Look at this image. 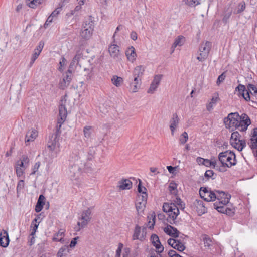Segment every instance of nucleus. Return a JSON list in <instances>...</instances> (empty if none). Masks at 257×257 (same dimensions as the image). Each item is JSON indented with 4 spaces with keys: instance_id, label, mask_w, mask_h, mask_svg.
Masks as SVG:
<instances>
[{
    "instance_id": "423d86ee",
    "label": "nucleus",
    "mask_w": 257,
    "mask_h": 257,
    "mask_svg": "<svg viewBox=\"0 0 257 257\" xmlns=\"http://www.w3.org/2000/svg\"><path fill=\"white\" fill-rule=\"evenodd\" d=\"M65 121L62 118H58L57 124L56 125V132L49 136V141L48 142L47 147L50 151H54L56 147H59V138L60 134V130L62 124Z\"/></svg>"
},
{
    "instance_id": "c9c22d12",
    "label": "nucleus",
    "mask_w": 257,
    "mask_h": 257,
    "mask_svg": "<svg viewBox=\"0 0 257 257\" xmlns=\"http://www.w3.org/2000/svg\"><path fill=\"white\" fill-rule=\"evenodd\" d=\"M240 135L237 132H234L232 133L230 138V144L233 147L234 142H238L240 139Z\"/></svg>"
},
{
    "instance_id": "13d9d810",
    "label": "nucleus",
    "mask_w": 257,
    "mask_h": 257,
    "mask_svg": "<svg viewBox=\"0 0 257 257\" xmlns=\"http://www.w3.org/2000/svg\"><path fill=\"white\" fill-rule=\"evenodd\" d=\"M151 239L152 240V242L153 245L154 244H156L160 242L159 237L155 234L151 235Z\"/></svg>"
},
{
    "instance_id": "6ab92c4d",
    "label": "nucleus",
    "mask_w": 257,
    "mask_h": 257,
    "mask_svg": "<svg viewBox=\"0 0 257 257\" xmlns=\"http://www.w3.org/2000/svg\"><path fill=\"white\" fill-rule=\"evenodd\" d=\"M38 136V132L34 128L29 130L26 133L25 136V143L27 145V143L30 142H33L36 138Z\"/></svg>"
},
{
    "instance_id": "dca6fc26",
    "label": "nucleus",
    "mask_w": 257,
    "mask_h": 257,
    "mask_svg": "<svg viewBox=\"0 0 257 257\" xmlns=\"http://www.w3.org/2000/svg\"><path fill=\"white\" fill-rule=\"evenodd\" d=\"M215 196L217 200L218 201L224 200V203H228L231 198V195L228 193H226L222 191L216 190Z\"/></svg>"
},
{
    "instance_id": "20e7f679",
    "label": "nucleus",
    "mask_w": 257,
    "mask_h": 257,
    "mask_svg": "<svg viewBox=\"0 0 257 257\" xmlns=\"http://www.w3.org/2000/svg\"><path fill=\"white\" fill-rule=\"evenodd\" d=\"M96 147L95 146L90 147L87 151L84 152L83 150H74L72 153V158L76 159H79L86 166V161L92 160L94 158V155L96 153Z\"/></svg>"
},
{
    "instance_id": "72a5a7b5",
    "label": "nucleus",
    "mask_w": 257,
    "mask_h": 257,
    "mask_svg": "<svg viewBox=\"0 0 257 257\" xmlns=\"http://www.w3.org/2000/svg\"><path fill=\"white\" fill-rule=\"evenodd\" d=\"M221 165L216 168V169L220 172H224L227 171L226 168H231L233 166H235V163H225L223 162H220Z\"/></svg>"
},
{
    "instance_id": "2eb2a0df",
    "label": "nucleus",
    "mask_w": 257,
    "mask_h": 257,
    "mask_svg": "<svg viewBox=\"0 0 257 257\" xmlns=\"http://www.w3.org/2000/svg\"><path fill=\"white\" fill-rule=\"evenodd\" d=\"M10 239L8 232L3 229L0 233V246L3 247H7L9 244Z\"/></svg>"
},
{
    "instance_id": "bb28decb",
    "label": "nucleus",
    "mask_w": 257,
    "mask_h": 257,
    "mask_svg": "<svg viewBox=\"0 0 257 257\" xmlns=\"http://www.w3.org/2000/svg\"><path fill=\"white\" fill-rule=\"evenodd\" d=\"M232 13V9H225L222 14V21L224 24H227L229 22V19Z\"/></svg>"
},
{
    "instance_id": "864d4df0",
    "label": "nucleus",
    "mask_w": 257,
    "mask_h": 257,
    "mask_svg": "<svg viewBox=\"0 0 257 257\" xmlns=\"http://www.w3.org/2000/svg\"><path fill=\"white\" fill-rule=\"evenodd\" d=\"M84 71L86 72V73L87 74L86 79L87 80L90 79L92 75H93V67H91L90 69L85 68Z\"/></svg>"
},
{
    "instance_id": "79ce46f5",
    "label": "nucleus",
    "mask_w": 257,
    "mask_h": 257,
    "mask_svg": "<svg viewBox=\"0 0 257 257\" xmlns=\"http://www.w3.org/2000/svg\"><path fill=\"white\" fill-rule=\"evenodd\" d=\"M184 39V37L182 36H179L175 40L172 48H175L177 46H182L183 44L182 40Z\"/></svg>"
},
{
    "instance_id": "aec40b11",
    "label": "nucleus",
    "mask_w": 257,
    "mask_h": 257,
    "mask_svg": "<svg viewBox=\"0 0 257 257\" xmlns=\"http://www.w3.org/2000/svg\"><path fill=\"white\" fill-rule=\"evenodd\" d=\"M179 119L177 114L176 113L173 114L170 121V128L172 135H174V132L179 123Z\"/></svg>"
},
{
    "instance_id": "9d476101",
    "label": "nucleus",
    "mask_w": 257,
    "mask_h": 257,
    "mask_svg": "<svg viewBox=\"0 0 257 257\" xmlns=\"http://www.w3.org/2000/svg\"><path fill=\"white\" fill-rule=\"evenodd\" d=\"M218 160L220 162L225 163H235V165L236 164L235 154L231 151H226L220 153L218 155Z\"/></svg>"
},
{
    "instance_id": "680f3d73",
    "label": "nucleus",
    "mask_w": 257,
    "mask_h": 257,
    "mask_svg": "<svg viewBox=\"0 0 257 257\" xmlns=\"http://www.w3.org/2000/svg\"><path fill=\"white\" fill-rule=\"evenodd\" d=\"M137 190H138V191L139 193H141L142 194H143V192H146V191L147 190L145 187H143L142 186V182L140 179H139V183L138 185Z\"/></svg>"
},
{
    "instance_id": "bf43d9fd",
    "label": "nucleus",
    "mask_w": 257,
    "mask_h": 257,
    "mask_svg": "<svg viewBox=\"0 0 257 257\" xmlns=\"http://www.w3.org/2000/svg\"><path fill=\"white\" fill-rule=\"evenodd\" d=\"M154 246L157 249V252L158 253H160L163 251L164 248V246L161 244V242H159L156 244H154Z\"/></svg>"
},
{
    "instance_id": "4d7b16f0",
    "label": "nucleus",
    "mask_w": 257,
    "mask_h": 257,
    "mask_svg": "<svg viewBox=\"0 0 257 257\" xmlns=\"http://www.w3.org/2000/svg\"><path fill=\"white\" fill-rule=\"evenodd\" d=\"M20 160L22 162H23L25 164V165H26L28 167L29 166L30 160L27 155H22Z\"/></svg>"
},
{
    "instance_id": "58836bf2",
    "label": "nucleus",
    "mask_w": 257,
    "mask_h": 257,
    "mask_svg": "<svg viewBox=\"0 0 257 257\" xmlns=\"http://www.w3.org/2000/svg\"><path fill=\"white\" fill-rule=\"evenodd\" d=\"M111 81L113 84L116 86L118 87L120 85L121 83L123 81V79L120 77H118L117 76H114L111 79Z\"/></svg>"
},
{
    "instance_id": "c85d7f7f",
    "label": "nucleus",
    "mask_w": 257,
    "mask_h": 257,
    "mask_svg": "<svg viewBox=\"0 0 257 257\" xmlns=\"http://www.w3.org/2000/svg\"><path fill=\"white\" fill-rule=\"evenodd\" d=\"M67 115V111L64 105L61 104L59 106V118L65 121Z\"/></svg>"
},
{
    "instance_id": "4c0bfd02",
    "label": "nucleus",
    "mask_w": 257,
    "mask_h": 257,
    "mask_svg": "<svg viewBox=\"0 0 257 257\" xmlns=\"http://www.w3.org/2000/svg\"><path fill=\"white\" fill-rule=\"evenodd\" d=\"M64 236V231L63 229H60L56 233L53 238V240L55 241H61Z\"/></svg>"
},
{
    "instance_id": "8fccbe9b",
    "label": "nucleus",
    "mask_w": 257,
    "mask_h": 257,
    "mask_svg": "<svg viewBox=\"0 0 257 257\" xmlns=\"http://www.w3.org/2000/svg\"><path fill=\"white\" fill-rule=\"evenodd\" d=\"M17 176L18 177L22 176L24 173L25 169L20 167L17 165L15 167Z\"/></svg>"
},
{
    "instance_id": "774afa93",
    "label": "nucleus",
    "mask_w": 257,
    "mask_h": 257,
    "mask_svg": "<svg viewBox=\"0 0 257 257\" xmlns=\"http://www.w3.org/2000/svg\"><path fill=\"white\" fill-rule=\"evenodd\" d=\"M79 238L78 236L73 238L70 242L69 247L73 248L77 244V240Z\"/></svg>"
},
{
    "instance_id": "338daca9",
    "label": "nucleus",
    "mask_w": 257,
    "mask_h": 257,
    "mask_svg": "<svg viewBox=\"0 0 257 257\" xmlns=\"http://www.w3.org/2000/svg\"><path fill=\"white\" fill-rule=\"evenodd\" d=\"M44 45V43L42 41H40L38 45L34 49L35 50L41 53Z\"/></svg>"
},
{
    "instance_id": "412c9836",
    "label": "nucleus",
    "mask_w": 257,
    "mask_h": 257,
    "mask_svg": "<svg viewBox=\"0 0 257 257\" xmlns=\"http://www.w3.org/2000/svg\"><path fill=\"white\" fill-rule=\"evenodd\" d=\"M197 212L203 214L207 212V209L204 206V203L201 200L196 199L194 202Z\"/></svg>"
},
{
    "instance_id": "f257e3e1",
    "label": "nucleus",
    "mask_w": 257,
    "mask_h": 257,
    "mask_svg": "<svg viewBox=\"0 0 257 257\" xmlns=\"http://www.w3.org/2000/svg\"><path fill=\"white\" fill-rule=\"evenodd\" d=\"M227 121H229L230 126H234L241 132L245 131L251 124V120L246 113L239 115L238 113H230L228 114Z\"/></svg>"
},
{
    "instance_id": "f704fd0d",
    "label": "nucleus",
    "mask_w": 257,
    "mask_h": 257,
    "mask_svg": "<svg viewBox=\"0 0 257 257\" xmlns=\"http://www.w3.org/2000/svg\"><path fill=\"white\" fill-rule=\"evenodd\" d=\"M246 146V142L244 140H238V142L234 143L233 147L239 151H241Z\"/></svg>"
},
{
    "instance_id": "ea45409f",
    "label": "nucleus",
    "mask_w": 257,
    "mask_h": 257,
    "mask_svg": "<svg viewBox=\"0 0 257 257\" xmlns=\"http://www.w3.org/2000/svg\"><path fill=\"white\" fill-rule=\"evenodd\" d=\"M45 0H32L29 3L28 6L31 8L35 9L38 5L43 4Z\"/></svg>"
},
{
    "instance_id": "c756f323",
    "label": "nucleus",
    "mask_w": 257,
    "mask_h": 257,
    "mask_svg": "<svg viewBox=\"0 0 257 257\" xmlns=\"http://www.w3.org/2000/svg\"><path fill=\"white\" fill-rule=\"evenodd\" d=\"M94 23L92 20V17L89 16L88 19L85 20L84 22L82 27V29H90L92 30H94Z\"/></svg>"
},
{
    "instance_id": "052dcab7",
    "label": "nucleus",
    "mask_w": 257,
    "mask_h": 257,
    "mask_svg": "<svg viewBox=\"0 0 257 257\" xmlns=\"http://www.w3.org/2000/svg\"><path fill=\"white\" fill-rule=\"evenodd\" d=\"M61 10V7L56 8L50 15L54 19H56Z\"/></svg>"
},
{
    "instance_id": "69168bd1",
    "label": "nucleus",
    "mask_w": 257,
    "mask_h": 257,
    "mask_svg": "<svg viewBox=\"0 0 257 257\" xmlns=\"http://www.w3.org/2000/svg\"><path fill=\"white\" fill-rule=\"evenodd\" d=\"M228 203H224V200H220V201H217L215 203H214L213 204V205H214V207L215 209H216L217 208V206H225V205H226Z\"/></svg>"
},
{
    "instance_id": "2f4dec72",
    "label": "nucleus",
    "mask_w": 257,
    "mask_h": 257,
    "mask_svg": "<svg viewBox=\"0 0 257 257\" xmlns=\"http://www.w3.org/2000/svg\"><path fill=\"white\" fill-rule=\"evenodd\" d=\"M69 253H70L69 246L64 245L59 249L57 255V257H64L66 256Z\"/></svg>"
},
{
    "instance_id": "ddd939ff",
    "label": "nucleus",
    "mask_w": 257,
    "mask_h": 257,
    "mask_svg": "<svg viewBox=\"0 0 257 257\" xmlns=\"http://www.w3.org/2000/svg\"><path fill=\"white\" fill-rule=\"evenodd\" d=\"M168 244L172 247L173 248L182 252L185 249L184 244L180 240L169 238L167 241Z\"/></svg>"
},
{
    "instance_id": "7ed1b4c3",
    "label": "nucleus",
    "mask_w": 257,
    "mask_h": 257,
    "mask_svg": "<svg viewBox=\"0 0 257 257\" xmlns=\"http://www.w3.org/2000/svg\"><path fill=\"white\" fill-rule=\"evenodd\" d=\"M163 211L167 213V221L170 224L177 225V217L179 214V210L176 204L174 203H164L163 205Z\"/></svg>"
},
{
    "instance_id": "a878e982",
    "label": "nucleus",
    "mask_w": 257,
    "mask_h": 257,
    "mask_svg": "<svg viewBox=\"0 0 257 257\" xmlns=\"http://www.w3.org/2000/svg\"><path fill=\"white\" fill-rule=\"evenodd\" d=\"M93 30L91 28L89 29H81L80 32V36L84 40H89L92 35Z\"/></svg>"
},
{
    "instance_id": "f3484780",
    "label": "nucleus",
    "mask_w": 257,
    "mask_h": 257,
    "mask_svg": "<svg viewBox=\"0 0 257 257\" xmlns=\"http://www.w3.org/2000/svg\"><path fill=\"white\" fill-rule=\"evenodd\" d=\"M162 77V75H155L153 81L151 84L150 88L148 90V93H153L154 92V91L156 90V89H157V88L158 87V85L160 84Z\"/></svg>"
},
{
    "instance_id": "a18cd8bd",
    "label": "nucleus",
    "mask_w": 257,
    "mask_h": 257,
    "mask_svg": "<svg viewBox=\"0 0 257 257\" xmlns=\"http://www.w3.org/2000/svg\"><path fill=\"white\" fill-rule=\"evenodd\" d=\"M147 194L146 192H143L142 195H138L137 201L144 202L145 204L147 203Z\"/></svg>"
},
{
    "instance_id": "de8ad7c7",
    "label": "nucleus",
    "mask_w": 257,
    "mask_h": 257,
    "mask_svg": "<svg viewBox=\"0 0 257 257\" xmlns=\"http://www.w3.org/2000/svg\"><path fill=\"white\" fill-rule=\"evenodd\" d=\"M168 189L171 194H176L177 192V184L176 183H171L169 186Z\"/></svg>"
},
{
    "instance_id": "5fc2aeb1",
    "label": "nucleus",
    "mask_w": 257,
    "mask_h": 257,
    "mask_svg": "<svg viewBox=\"0 0 257 257\" xmlns=\"http://www.w3.org/2000/svg\"><path fill=\"white\" fill-rule=\"evenodd\" d=\"M24 185H25L24 181L23 180H20L18 182L17 186V192H18L20 191L21 190H22V189H23V188L24 187Z\"/></svg>"
},
{
    "instance_id": "a211bd4d",
    "label": "nucleus",
    "mask_w": 257,
    "mask_h": 257,
    "mask_svg": "<svg viewBox=\"0 0 257 257\" xmlns=\"http://www.w3.org/2000/svg\"><path fill=\"white\" fill-rule=\"evenodd\" d=\"M117 187L121 190L130 189L132 187V182L129 179L122 178L118 181Z\"/></svg>"
},
{
    "instance_id": "1a4fd4ad",
    "label": "nucleus",
    "mask_w": 257,
    "mask_h": 257,
    "mask_svg": "<svg viewBox=\"0 0 257 257\" xmlns=\"http://www.w3.org/2000/svg\"><path fill=\"white\" fill-rule=\"evenodd\" d=\"M211 46V43L209 41L201 43L199 49V56L197 57V59L200 62L205 61L208 56Z\"/></svg>"
},
{
    "instance_id": "e2e57ef3",
    "label": "nucleus",
    "mask_w": 257,
    "mask_h": 257,
    "mask_svg": "<svg viewBox=\"0 0 257 257\" xmlns=\"http://www.w3.org/2000/svg\"><path fill=\"white\" fill-rule=\"evenodd\" d=\"M235 213V209L234 208H231L229 207H227L226 212H225V214L228 215L229 216H232Z\"/></svg>"
},
{
    "instance_id": "39448f33",
    "label": "nucleus",
    "mask_w": 257,
    "mask_h": 257,
    "mask_svg": "<svg viewBox=\"0 0 257 257\" xmlns=\"http://www.w3.org/2000/svg\"><path fill=\"white\" fill-rule=\"evenodd\" d=\"M144 71L145 68L142 65L136 66L133 70V76L129 78L130 86L133 87L132 88L133 92H137L140 87L141 83V77Z\"/></svg>"
},
{
    "instance_id": "9b49d317",
    "label": "nucleus",
    "mask_w": 257,
    "mask_h": 257,
    "mask_svg": "<svg viewBox=\"0 0 257 257\" xmlns=\"http://www.w3.org/2000/svg\"><path fill=\"white\" fill-rule=\"evenodd\" d=\"M146 227H140L137 224L134 230L132 239L133 240H139L141 241H143L146 236Z\"/></svg>"
},
{
    "instance_id": "0eeeda50",
    "label": "nucleus",
    "mask_w": 257,
    "mask_h": 257,
    "mask_svg": "<svg viewBox=\"0 0 257 257\" xmlns=\"http://www.w3.org/2000/svg\"><path fill=\"white\" fill-rule=\"evenodd\" d=\"M247 88L244 85L239 84L236 88L235 90H238L239 95H241L246 101H249L250 100V93L256 95L257 94V88L254 85L249 84L247 86Z\"/></svg>"
},
{
    "instance_id": "7c9ffc66",
    "label": "nucleus",
    "mask_w": 257,
    "mask_h": 257,
    "mask_svg": "<svg viewBox=\"0 0 257 257\" xmlns=\"http://www.w3.org/2000/svg\"><path fill=\"white\" fill-rule=\"evenodd\" d=\"M248 145L252 150L254 155L256 157V153L257 151V137L251 138L248 142Z\"/></svg>"
},
{
    "instance_id": "4468645a",
    "label": "nucleus",
    "mask_w": 257,
    "mask_h": 257,
    "mask_svg": "<svg viewBox=\"0 0 257 257\" xmlns=\"http://www.w3.org/2000/svg\"><path fill=\"white\" fill-rule=\"evenodd\" d=\"M164 231L168 235L174 238L178 237L179 231L178 229L171 226L170 224H167L166 227L164 228Z\"/></svg>"
},
{
    "instance_id": "6e6552de",
    "label": "nucleus",
    "mask_w": 257,
    "mask_h": 257,
    "mask_svg": "<svg viewBox=\"0 0 257 257\" xmlns=\"http://www.w3.org/2000/svg\"><path fill=\"white\" fill-rule=\"evenodd\" d=\"M91 219V211L89 208L84 211L81 214L79 220L81 221L77 222L78 227L75 228V230L79 231L81 228H83L87 226L89 221Z\"/></svg>"
},
{
    "instance_id": "0e129e2a",
    "label": "nucleus",
    "mask_w": 257,
    "mask_h": 257,
    "mask_svg": "<svg viewBox=\"0 0 257 257\" xmlns=\"http://www.w3.org/2000/svg\"><path fill=\"white\" fill-rule=\"evenodd\" d=\"M226 209L227 207L226 205L223 206H217V208L215 209L216 210H217L219 212L225 214V212H226Z\"/></svg>"
},
{
    "instance_id": "603ef678",
    "label": "nucleus",
    "mask_w": 257,
    "mask_h": 257,
    "mask_svg": "<svg viewBox=\"0 0 257 257\" xmlns=\"http://www.w3.org/2000/svg\"><path fill=\"white\" fill-rule=\"evenodd\" d=\"M238 10L237 11V13L239 14L242 12L245 9L246 5L244 1L241 2L238 4Z\"/></svg>"
},
{
    "instance_id": "473e14b6",
    "label": "nucleus",
    "mask_w": 257,
    "mask_h": 257,
    "mask_svg": "<svg viewBox=\"0 0 257 257\" xmlns=\"http://www.w3.org/2000/svg\"><path fill=\"white\" fill-rule=\"evenodd\" d=\"M119 47L116 44L111 45L109 48V52L111 57H115L119 54Z\"/></svg>"
},
{
    "instance_id": "e433bc0d",
    "label": "nucleus",
    "mask_w": 257,
    "mask_h": 257,
    "mask_svg": "<svg viewBox=\"0 0 257 257\" xmlns=\"http://www.w3.org/2000/svg\"><path fill=\"white\" fill-rule=\"evenodd\" d=\"M82 57V56L81 53H80L79 52H77L70 64V68L72 67L73 66L75 65V64L78 65Z\"/></svg>"
},
{
    "instance_id": "f8f14e48",
    "label": "nucleus",
    "mask_w": 257,
    "mask_h": 257,
    "mask_svg": "<svg viewBox=\"0 0 257 257\" xmlns=\"http://www.w3.org/2000/svg\"><path fill=\"white\" fill-rule=\"evenodd\" d=\"M63 76L62 79H61L59 82L58 87L61 90H65L70 85L72 80V71L69 69Z\"/></svg>"
},
{
    "instance_id": "cd10ccee",
    "label": "nucleus",
    "mask_w": 257,
    "mask_h": 257,
    "mask_svg": "<svg viewBox=\"0 0 257 257\" xmlns=\"http://www.w3.org/2000/svg\"><path fill=\"white\" fill-rule=\"evenodd\" d=\"M219 100L220 99L218 96V94H215L214 96H213L212 99H211L210 102L207 104V110L209 111H211L213 108V105H215L217 103V101Z\"/></svg>"
},
{
    "instance_id": "393cba45",
    "label": "nucleus",
    "mask_w": 257,
    "mask_h": 257,
    "mask_svg": "<svg viewBox=\"0 0 257 257\" xmlns=\"http://www.w3.org/2000/svg\"><path fill=\"white\" fill-rule=\"evenodd\" d=\"M201 239L204 242V247L207 249H210L213 246V242L211 237L206 234H202L201 236Z\"/></svg>"
},
{
    "instance_id": "a19ab883",
    "label": "nucleus",
    "mask_w": 257,
    "mask_h": 257,
    "mask_svg": "<svg viewBox=\"0 0 257 257\" xmlns=\"http://www.w3.org/2000/svg\"><path fill=\"white\" fill-rule=\"evenodd\" d=\"M92 127L90 126H86L83 128V133L85 137L89 138L92 133Z\"/></svg>"
},
{
    "instance_id": "6e6d98bb",
    "label": "nucleus",
    "mask_w": 257,
    "mask_h": 257,
    "mask_svg": "<svg viewBox=\"0 0 257 257\" xmlns=\"http://www.w3.org/2000/svg\"><path fill=\"white\" fill-rule=\"evenodd\" d=\"M40 162H36L34 164L33 167H32V173H31L30 175H34L36 173V172L38 170V169L40 167Z\"/></svg>"
},
{
    "instance_id": "09e8293b",
    "label": "nucleus",
    "mask_w": 257,
    "mask_h": 257,
    "mask_svg": "<svg viewBox=\"0 0 257 257\" xmlns=\"http://www.w3.org/2000/svg\"><path fill=\"white\" fill-rule=\"evenodd\" d=\"M188 139V136L187 133L184 132L181 136L179 141L181 144H184L187 141Z\"/></svg>"
},
{
    "instance_id": "4be33fe9",
    "label": "nucleus",
    "mask_w": 257,
    "mask_h": 257,
    "mask_svg": "<svg viewBox=\"0 0 257 257\" xmlns=\"http://www.w3.org/2000/svg\"><path fill=\"white\" fill-rule=\"evenodd\" d=\"M201 197L207 202L214 201L216 199L215 192L212 190L206 192L204 195L203 193H201Z\"/></svg>"
},
{
    "instance_id": "b1692460",
    "label": "nucleus",
    "mask_w": 257,
    "mask_h": 257,
    "mask_svg": "<svg viewBox=\"0 0 257 257\" xmlns=\"http://www.w3.org/2000/svg\"><path fill=\"white\" fill-rule=\"evenodd\" d=\"M45 196L41 194L38 198L37 202L35 206V210L36 212H40L43 209V206L45 204Z\"/></svg>"
},
{
    "instance_id": "49530a36",
    "label": "nucleus",
    "mask_w": 257,
    "mask_h": 257,
    "mask_svg": "<svg viewBox=\"0 0 257 257\" xmlns=\"http://www.w3.org/2000/svg\"><path fill=\"white\" fill-rule=\"evenodd\" d=\"M146 204L144 203V202H140L137 201L136 203V208L137 211L141 212L143 211V208L145 207Z\"/></svg>"
},
{
    "instance_id": "5701e85b",
    "label": "nucleus",
    "mask_w": 257,
    "mask_h": 257,
    "mask_svg": "<svg viewBox=\"0 0 257 257\" xmlns=\"http://www.w3.org/2000/svg\"><path fill=\"white\" fill-rule=\"evenodd\" d=\"M126 56L130 61L134 62L136 59L137 55L134 47H128L125 51Z\"/></svg>"
},
{
    "instance_id": "f03ea898",
    "label": "nucleus",
    "mask_w": 257,
    "mask_h": 257,
    "mask_svg": "<svg viewBox=\"0 0 257 257\" xmlns=\"http://www.w3.org/2000/svg\"><path fill=\"white\" fill-rule=\"evenodd\" d=\"M71 164L69 167V177L72 181L77 180L79 179L81 175L82 171H88L90 166L84 165L83 162L79 159H76L72 158V154L71 157Z\"/></svg>"
},
{
    "instance_id": "3c124183",
    "label": "nucleus",
    "mask_w": 257,
    "mask_h": 257,
    "mask_svg": "<svg viewBox=\"0 0 257 257\" xmlns=\"http://www.w3.org/2000/svg\"><path fill=\"white\" fill-rule=\"evenodd\" d=\"M185 2L190 7H195L200 4L198 0H185Z\"/></svg>"
},
{
    "instance_id": "37998d69",
    "label": "nucleus",
    "mask_w": 257,
    "mask_h": 257,
    "mask_svg": "<svg viewBox=\"0 0 257 257\" xmlns=\"http://www.w3.org/2000/svg\"><path fill=\"white\" fill-rule=\"evenodd\" d=\"M216 176V175L215 174L214 172L211 170H208L206 171L204 174V176L208 179L211 178L212 180H214L215 179Z\"/></svg>"
},
{
    "instance_id": "c03bdc74",
    "label": "nucleus",
    "mask_w": 257,
    "mask_h": 257,
    "mask_svg": "<svg viewBox=\"0 0 257 257\" xmlns=\"http://www.w3.org/2000/svg\"><path fill=\"white\" fill-rule=\"evenodd\" d=\"M40 54V52L34 50V53L31 57V61L29 64L30 67L33 65L35 60L38 58Z\"/></svg>"
}]
</instances>
